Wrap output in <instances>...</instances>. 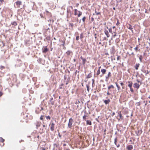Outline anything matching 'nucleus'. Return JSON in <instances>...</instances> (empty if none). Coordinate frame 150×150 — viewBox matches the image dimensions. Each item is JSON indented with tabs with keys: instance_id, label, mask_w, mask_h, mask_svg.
Returning <instances> with one entry per match:
<instances>
[{
	"instance_id": "1",
	"label": "nucleus",
	"mask_w": 150,
	"mask_h": 150,
	"mask_svg": "<svg viewBox=\"0 0 150 150\" xmlns=\"http://www.w3.org/2000/svg\"><path fill=\"white\" fill-rule=\"evenodd\" d=\"M73 122V120L72 118H70L69 119V123L68 124V127L69 128L71 127Z\"/></svg>"
},
{
	"instance_id": "2",
	"label": "nucleus",
	"mask_w": 150,
	"mask_h": 150,
	"mask_svg": "<svg viewBox=\"0 0 150 150\" xmlns=\"http://www.w3.org/2000/svg\"><path fill=\"white\" fill-rule=\"evenodd\" d=\"M48 50V49L47 46L43 47L42 48V51L43 53H46Z\"/></svg>"
},
{
	"instance_id": "3",
	"label": "nucleus",
	"mask_w": 150,
	"mask_h": 150,
	"mask_svg": "<svg viewBox=\"0 0 150 150\" xmlns=\"http://www.w3.org/2000/svg\"><path fill=\"white\" fill-rule=\"evenodd\" d=\"M22 2L21 1H18L16 2V5L17 6V7H20V5H21Z\"/></svg>"
},
{
	"instance_id": "4",
	"label": "nucleus",
	"mask_w": 150,
	"mask_h": 150,
	"mask_svg": "<svg viewBox=\"0 0 150 150\" xmlns=\"http://www.w3.org/2000/svg\"><path fill=\"white\" fill-rule=\"evenodd\" d=\"M111 76V73L110 72H109L108 75L105 76L106 81H108L109 77H110Z\"/></svg>"
},
{
	"instance_id": "5",
	"label": "nucleus",
	"mask_w": 150,
	"mask_h": 150,
	"mask_svg": "<svg viewBox=\"0 0 150 150\" xmlns=\"http://www.w3.org/2000/svg\"><path fill=\"white\" fill-rule=\"evenodd\" d=\"M104 32L107 38H109L110 37V35L109 34V32L106 29H105Z\"/></svg>"
},
{
	"instance_id": "6",
	"label": "nucleus",
	"mask_w": 150,
	"mask_h": 150,
	"mask_svg": "<svg viewBox=\"0 0 150 150\" xmlns=\"http://www.w3.org/2000/svg\"><path fill=\"white\" fill-rule=\"evenodd\" d=\"M140 85L137 83H134V87L138 89Z\"/></svg>"
},
{
	"instance_id": "7",
	"label": "nucleus",
	"mask_w": 150,
	"mask_h": 150,
	"mask_svg": "<svg viewBox=\"0 0 150 150\" xmlns=\"http://www.w3.org/2000/svg\"><path fill=\"white\" fill-rule=\"evenodd\" d=\"M54 123L52 122L51 124V126L50 127V129L52 131H54Z\"/></svg>"
},
{
	"instance_id": "8",
	"label": "nucleus",
	"mask_w": 150,
	"mask_h": 150,
	"mask_svg": "<svg viewBox=\"0 0 150 150\" xmlns=\"http://www.w3.org/2000/svg\"><path fill=\"white\" fill-rule=\"evenodd\" d=\"M133 148V146L131 145H129L127 147V149L128 150H132Z\"/></svg>"
},
{
	"instance_id": "9",
	"label": "nucleus",
	"mask_w": 150,
	"mask_h": 150,
	"mask_svg": "<svg viewBox=\"0 0 150 150\" xmlns=\"http://www.w3.org/2000/svg\"><path fill=\"white\" fill-rule=\"evenodd\" d=\"M110 101V100L109 99H108L107 100H105L104 101V103L106 105L108 104Z\"/></svg>"
},
{
	"instance_id": "10",
	"label": "nucleus",
	"mask_w": 150,
	"mask_h": 150,
	"mask_svg": "<svg viewBox=\"0 0 150 150\" xmlns=\"http://www.w3.org/2000/svg\"><path fill=\"white\" fill-rule=\"evenodd\" d=\"M118 114L120 117V119H118V120H119L120 119H122V114H121V111H120L118 112Z\"/></svg>"
},
{
	"instance_id": "11",
	"label": "nucleus",
	"mask_w": 150,
	"mask_h": 150,
	"mask_svg": "<svg viewBox=\"0 0 150 150\" xmlns=\"http://www.w3.org/2000/svg\"><path fill=\"white\" fill-rule=\"evenodd\" d=\"M142 130L141 129H138L137 131V135H140L142 133Z\"/></svg>"
},
{
	"instance_id": "12",
	"label": "nucleus",
	"mask_w": 150,
	"mask_h": 150,
	"mask_svg": "<svg viewBox=\"0 0 150 150\" xmlns=\"http://www.w3.org/2000/svg\"><path fill=\"white\" fill-rule=\"evenodd\" d=\"M101 71L102 73V74H104L105 73V72H106V70L105 69H103L101 70Z\"/></svg>"
},
{
	"instance_id": "13",
	"label": "nucleus",
	"mask_w": 150,
	"mask_h": 150,
	"mask_svg": "<svg viewBox=\"0 0 150 150\" xmlns=\"http://www.w3.org/2000/svg\"><path fill=\"white\" fill-rule=\"evenodd\" d=\"M128 83L129 84L128 85V86L130 88L132 87V82H130V81H128Z\"/></svg>"
},
{
	"instance_id": "14",
	"label": "nucleus",
	"mask_w": 150,
	"mask_h": 150,
	"mask_svg": "<svg viewBox=\"0 0 150 150\" xmlns=\"http://www.w3.org/2000/svg\"><path fill=\"white\" fill-rule=\"evenodd\" d=\"M139 64H136L135 66V68L136 70H137L138 69V68L139 67Z\"/></svg>"
},
{
	"instance_id": "15",
	"label": "nucleus",
	"mask_w": 150,
	"mask_h": 150,
	"mask_svg": "<svg viewBox=\"0 0 150 150\" xmlns=\"http://www.w3.org/2000/svg\"><path fill=\"white\" fill-rule=\"evenodd\" d=\"M108 90H109L110 88H114V87L113 85H111L110 86H108Z\"/></svg>"
},
{
	"instance_id": "16",
	"label": "nucleus",
	"mask_w": 150,
	"mask_h": 150,
	"mask_svg": "<svg viewBox=\"0 0 150 150\" xmlns=\"http://www.w3.org/2000/svg\"><path fill=\"white\" fill-rule=\"evenodd\" d=\"M86 124L88 125H91V122L90 120H87L86 121Z\"/></svg>"
},
{
	"instance_id": "17",
	"label": "nucleus",
	"mask_w": 150,
	"mask_h": 150,
	"mask_svg": "<svg viewBox=\"0 0 150 150\" xmlns=\"http://www.w3.org/2000/svg\"><path fill=\"white\" fill-rule=\"evenodd\" d=\"M40 125H41L40 122H38L37 123V124H36V126L37 127V128L40 127Z\"/></svg>"
},
{
	"instance_id": "18",
	"label": "nucleus",
	"mask_w": 150,
	"mask_h": 150,
	"mask_svg": "<svg viewBox=\"0 0 150 150\" xmlns=\"http://www.w3.org/2000/svg\"><path fill=\"white\" fill-rule=\"evenodd\" d=\"M72 52L71 51H68L67 52H66V54H67V55H69Z\"/></svg>"
},
{
	"instance_id": "19",
	"label": "nucleus",
	"mask_w": 150,
	"mask_h": 150,
	"mask_svg": "<svg viewBox=\"0 0 150 150\" xmlns=\"http://www.w3.org/2000/svg\"><path fill=\"white\" fill-rule=\"evenodd\" d=\"M53 99L52 98L51 100H50V102L51 103L52 105H54V102L53 101H52V100H53Z\"/></svg>"
},
{
	"instance_id": "20",
	"label": "nucleus",
	"mask_w": 150,
	"mask_h": 150,
	"mask_svg": "<svg viewBox=\"0 0 150 150\" xmlns=\"http://www.w3.org/2000/svg\"><path fill=\"white\" fill-rule=\"evenodd\" d=\"M82 60V63H83V64H85L86 63V59L85 58H84Z\"/></svg>"
},
{
	"instance_id": "21",
	"label": "nucleus",
	"mask_w": 150,
	"mask_h": 150,
	"mask_svg": "<svg viewBox=\"0 0 150 150\" xmlns=\"http://www.w3.org/2000/svg\"><path fill=\"white\" fill-rule=\"evenodd\" d=\"M142 55H140L139 57V58L140 60V61L141 62H142Z\"/></svg>"
},
{
	"instance_id": "22",
	"label": "nucleus",
	"mask_w": 150,
	"mask_h": 150,
	"mask_svg": "<svg viewBox=\"0 0 150 150\" xmlns=\"http://www.w3.org/2000/svg\"><path fill=\"white\" fill-rule=\"evenodd\" d=\"M11 24L14 26L16 25H17V23L16 21H14L11 23Z\"/></svg>"
},
{
	"instance_id": "23",
	"label": "nucleus",
	"mask_w": 150,
	"mask_h": 150,
	"mask_svg": "<svg viewBox=\"0 0 150 150\" xmlns=\"http://www.w3.org/2000/svg\"><path fill=\"white\" fill-rule=\"evenodd\" d=\"M78 12L79 13L78 15V17H79L82 15V13L81 12L79 11Z\"/></svg>"
},
{
	"instance_id": "24",
	"label": "nucleus",
	"mask_w": 150,
	"mask_h": 150,
	"mask_svg": "<svg viewBox=\"0 0 150 150\" xmlns=\"http://www.w3.org/2000/svg\"><path fill=\"white\" fill-rule=\"evenodd\" d=\"M92 76L91 74V73H90L87 76V78H90Z\"/></svg>"
},
{
	"instance_id": "25",
	"label": "nucleus",
	"mask_w": 150,
	"mask_h": 150,
	"mask_svg": "<svg viewBox=\"0 0 150 150\" xmlns=\"http://www.w3.org/2000/svg\"><path fill=\"white\" fill-rule=\"evenodd\" d=\"M4 140L2 137H0V142H3L4 141Z\"/></svg>"
},
{
	"instance_id": "26",
	"label": "nucleus",
	"mask_w": 150,
	"mask_h": 150,
	"mask_svg": "<svg viewBox=\"0 0 150 150\" xmlns=\"http://www.w3.org/2000/svg\"><path fill=\"white\" fill-rule=\"evenodd\" d=\"M83 37V33H81V34H80V39H82Z\"/></svg>"
},
{
	"instance_id": "27",
	"label": "nucleus",
	"mask_w": 150,
	"mask_h": 150,
	"mask_svg": "<svg viewBox=\"0 0 150 150\" xmlns=\"http://www.w3.org/2000/svg\"><path fill=\"white\" fill-rule=\"evenodd\" d=\"M77 12H78L77 10L76 9H75L74 10V15H77Z\"/></svg>"
},
{
	"instance_id": "28",
	"label": "nucleus",
	"mask_w": 150,
	"mask_h": 150,
	"mask_svg": "<svg viewBox=\"0 0 150 150\" xmlns=\"http://www.w3.org/2000/svg\"><path fill=\"white\" fill-rule=\"evenodd\" d=\"M129 29L131 30L132 32H133V30H132L133 28L131 27V26L130 25V26L128 28Z\"/></svg>"
},
{
	"instance_id": "29",
	"label": "nucleus",
	"mask_w": 150,
	"mask_h": 150,
	"mask_svg": "<svg viewBox=\"0 0 150 150\" xmlns=\"http://www.w3.org/2000/svg\"><path fill=\"white\" fill-rule=\"evenodd\" d=\"M100 73V69H98L97 71L96 74L97 75H99Z\"/></svg>"
},
{
	"instance_id": "30",
	"label": "nucleus",
	"mask_w": 150,
	"mask_h": 150,
	"mask_svg": "<svg viewBox=\"0 0 150 150\" xmlns=\"http://www.w3.org/2000/svg\"><path fill=\"white\" fill-rule=\"evenodd\" d=\"M108 30H109V32L111 33L112 34H113V33H112V30L111 28H109L108 29Z\"/></svg>"
},
{
	"instance_id": "31",
	"label": "nucleus",
	"mask_w": 150,
	"mask_h": 150,
	"mask_svg": "<svg viewBox=\"0 0 150 150\" xmlns=\"http://www.w3.org/2000/svg\"><path fill=\"white\" fill-rule=\"evenodd\" d=\"M117 138L116 137L115 138V139H114V143L116 145H117L116 143L117 142Z\"/></svg>"
},
{
	"instance_id": "32",
	"label": "nucleus",
	"mask_w": 150,
	"mask_h": 150,
	"mask_svg": "<svg viewBox=\"0 0 150 150\" xmlns=\"http://www.w3.org/2000/svg\"><path fill=\"white\" fill-rule=\"evenodd\" d=\"M46 117L47 120H50V117L49 116H46Z\"/></svg>"
},
{
	"instance_id": "33",
	"label": "nucleus",
	"mask_w": 150,
	"mask_h": 150,
	"mask_svg": "<svg viewBox=\"0 0 150 150\" xmlns=\"http://www.w3.org/2000/svg\"><path fill=\"white\" fill-rule=\"evenodd\" d=\"M85 19H86V17L85 16H84L83 17V18H82V21L83 22H85Z\"/></svg>"
},
{
	"instance_id": "34",
	"label": "nucleus",
	"mask_w": 150,
	"mask_h": 150,
	"mask_svg": "<svg viewBox=\"0 0 150 150\" xmlns=\"http://www.w3.org/2000/svg\"><path fill=\"white\" fill-rule=\"evenodd\" d=\"M86 87L87 88V90L88 91V92L89 91V86L88 85H86Z\"/></svg>"
},
{
	"instance_id": "35",
	"label": "nucleus",
	"mask_w": 150,
	"mask_h": 150,
	"mask_svg": "<svg viewBox=\"0 0 150 150\" xmlns=\"http://www.w3.org/2000/svg\"><path fill=\"white\" fill-rule=\"evenodd\" d=\"M5 68L4 67L2 66H1L0 67V69H1V70H2L3 69H4Z\"/></svg>"
},
{
	"instance_id": "36",
	"label": "nucleus",
	"mask_w": 150,
	"mask_h": 150,
	"mask_svg": "<svg viewBox=\"0 0 150 150\" xmlns=\"http://www.w3.org/2000/svg\"><path fill=\"white\" fill-rule=\"evenodd\" d=\"M79 36H77L76 38V40H79Z\"/></svg>"
},
{
	"instance_id": "37",
	"label": "nucleus",
	"mask_w": 150,
	"mask_h": 150,
	"mask_svg": "<svg viewBox=\"0 0 150 150\" xmlns=\"http://www.w3.org/2000/svg\"><path fill=\"white\" fill-rule=\"evenodd\" d=\"M95 13H96V15H98V14H100V12H96V11H95Z\"/></svg>"
},
{
	"instance_id": "38",
	"label": "nucleus",
	"mask_w": 150,
	"mask_h": 150,
	"mask_svg": "<svg viewBox=\"0 0 150 150\" xmlns=\"http://www.w3.org/2000/svg\"><path fill=\"white\" fill-rule=\"evenodd\" d=\"M130 88V90L131 92H132V93H133L134 92V91L133 90V89L132 88V87Z\"/></svg>"
},
{
	"instance_id": "39",
	"label": "nucleus",
	"mask_w": 150,
	"mask_h": 150,
	"mask_svg": "<svg viewBox=\"0 0 150 150\" xmlns=\"http://www.w3.org/2000/svg\"><path fill=\"white\" fill-rule=\"evenodd\" d=\"M120 83L122 86H123L124 85V84L122 82L120 81Z\"/></svg>"
},
{
	"instance_id": "40",
	"label": "nucleus",
	"mask_w": 150,
	"mask_h": 150,
	"mask_svg": "<svg viewBox=\"0 0 150 150\" xmlns=\"http://www.w3.org/2000/svg\"><path fill=\"white\" fill-rule=\"evenodd\" d=\"M120 24V23L119 22V21H117V22L116 24V25H118Z\"/></svg>"
},
{
	"instance_id": "41",
	"label": "nucleus",
	"mask_w": 150,
	"mask_h": 150,
	"mask_svg": "<svg viewBox=\"0 0 150 150\" xmlns=\"http://www.w3.org/2000/svg\"><path fill=\"white\" fill-rule=\"evenodd\" d=\"M115 114V112H113L112 113V114L111 115L112 116H113Z\"/></svg>"
},
{
	"instance_id": "42",
	"label": "nucleus",
	"mask_w": 150,
	"mask_h": 150,
	"mask_svg": "<svg viewBox=\"0 0 150 150\" xmlns=\"http://www.w3.org/2000/svg\"><path fill=\"white\" fill-rule=\"evenodd\" d=\"M86 116L85 115H84V116H83V119L84 120H85L86 119Z\"/></svg>"
},
{
	"instance_id": "43",
	"label": "nucleus",
	"mask_w": 150,
	"mask_h": 150,
	"mask_svg": "<svg viewBox=\"0 0 150 150\" xmlns=\"http://www.w3.org/2000/svg\"><path fill=\"white\" fill-rule=\"evenodd\" d=\"M120 57V56H117V60H119Z\"/></svg>"
},
{
	"instance_id": "44",
	"label": "nucleus",
	"mask_w": 150,
	"mask_h": 150,
	"mask_svg": "<svg viewBox=\"0 0 150 150\" xmlns=\"http://www.w3.org/2000/svg\"><path fill=\"white\" fill-rule=\"evenodd\" d=\"M43 119V116L42 115H41V117H40V119L41 120H42Z\"/></svg>"
},
{
	"instance_id": "45",
	"label": "nucleus",
	"mask_w": 150,
	"mask_h": 150,
	"mask_svg": "<svg viewBox=\"0 0 150 150\" xmlns=\"http://www.w3.org/2000/svg\"><path fill=\"white\" fill-rule=\"evenodd\" d=\"M92 84L93 85V84L94 83V80L93 79H92Z\"/></svg>"
},
{
	"instance_id": "46",
	"label": "nucleus",
	"mask_w": 150,
	"mask_h": 150,
	"mask_svg": "<svg viewBox=\"0 0 150 150\" xmlns=\"http://www.w3.org/2000/svg\"><path fill=\"white\" fill-rule=\"evenodd\" d=\"M107 94L108 95H109L110 94V93H109L108 92V91L107 93Z\"/></svg>"
},
{
	"instance_id": "47",
	"label": "nucleus",
	"mask_w": 150,
	"mask_h": 150,
	"mask_svg": "<svg viewBox=\"0 0 150 150\" xmlns=\"http://www.w3.org/2000/svg\"><path fill=\"white\" fill-rule=\"evenodd\" d=\"M137 82H138V83H140L141 84V82L139 80H138V79H137Z\"/></svg>"
},
{
	"instance_id": "48",
	"label": "nucleus",
	"mask_w": 150,
	"mask_h": 150,
	"mask_svg": "<svg viewBox=\"0 0 150 150\" xmlns=\"http://www.w3.org/2000/svg\"><path fill=\"white\" fill-rule=\"evenodd\" d=\"M94 36H95V39H96V38H97V37H96V33H95L94 34Z\"/></svg>"
},
{
	"instance_id": "49",
	"label": "nucleus",
	"mask_w": 150,
	"mask_h": 150,
	"mask_svg": "<svg viewBox=\"0 0 150 150\" xmlns=\"http://www.w3.org/2000/svg\"><path fill=\"white\" fill-rule=\"evenodd\" d=\"M134 49L136 50H137L138 49V48L137 47H135L134 48Z\"/></svg>"
},
{
	"instance_id": "50",
	"label": "nucleus",
	"mask_w": 150,
	"mask_h": 150,
	"mask_svg": "<svg viewBox=\"0 0 150 150\" xmlns=\"http://www.w3.org/2000/svg\"><path fill=\"white\" fill-rule=\"evenodd\" d=\"M58 135L59 137H60V138L61 137V135L59 133L58 134Z\"/></svg>"
},
{
	"instance_id": "51",
	"label": "nucleus",
	"mask_w": 150,
	"mask_h": 150,
	"mask_svg": "<svg viewBox=\"0 0 150 150\" xmlns=\"http://www.w3.org/2000/svg\"><path fill=\"white\" fill-rule=\"evenodd\" d=\"M116 36H117V35L115 34L114 35H113V37L115 38V37Z\"/></svg>"
},
{
	"instance_id": "52",
	"label": "nucleus",
	"mask_w": 150,
	"mask_h": 150,
	"mask_svg": "<svg viewBox=\"0 0 150 150\" xmlns=\"http://www.w3.org/2000/svg\"><path fill=\"white\" fill-rule=\"evenodd\" d=\"M117 88V90H120V87L119 86Z\"/></svg>"
},
{
	"instance_id": "53",
	"label": "nucleus",
	"mask_w": 150,
	"mask_h": 150,
	"mask_svg": "<svg viewBox=\"0 0 150 150\" xmlns=\"http://www.w3.org/2000/svg\"><path fill=\"white\" fill-rule=\"evenodd\" d=\"M115 84H116V86L117 87H118L119 86L117 84V83H115Z\"/></svg>"
},
{
	"instance_id": "54",
	"label": "nucleus",
	"mask_w": 150,
	"mask_h": 150,
	"mask_svg": "<svg viewBox=\"0 0 150 150\" xmlns=\"http://www.w3.org/2000/svg\"><path fill=\"white\" fill-rule=\"evenodd\" d=\"M2 94L1 92H0V96H1L2 95Z\"/></svg>"
},
{
	"instance_id": "55",
	"label": "nucleus",
	"mask_w": 150,
	"mask_h": 150,
	"mask_svg": "<svg viewBox=\"0 0 150 150\" xmlns=\"http://www.w3.org/2000/svg\"><path fill=\"white\" fill-rule=\"evenodd\" d=\"M120 146V144H118L117 145V147H119Z\"/></svg>"
},
{
	"instance_id": "56",
	"label": "nucleus",
	"mask_w": 150,
	"mask_h": 150,
	"mask_svg": "<svg viewBox=\"0 0 150 150\" xmlns=\"http://www.w3.org/2000/svg\"><path fill=\"white\" fill-rule=\"evenodd\" d=\"M80 58H81V59L82 60L83 59H84L82 57V56H81V57Z\"/></svg>"
},
{
	"instance_id": "57",
	"label": "nucleus",
	"mask_w": 150,
	"mask_h": 150,
	"mask_svg": "<svg viewBox=\"0 0 150 150\" xmlns=\"http://www.w3.org/2000/svg\"><path fill=\"white\" fill-rule=\"evenodd\" d=\"M66 145V144H63V146H65Z\"/></svg>"
},
{
	"instance_id": "58",
	"label": "nucleus",
	"mask_w": 150,
	"mask_h": 150,
	"mask_svg": "<svg viewBox=\"0 0 150 150\" xmlns=\"http://www.w3.org/2000/svg\"><path fill=\"white\" fill-rule=\"evenodd\" d=\"M41 150H45V149L44 148H42V149Z\"/></svg>"
},
{
	"instance_id": "59",
	"label": "nucleus",
	"mask_w": 150,
	"mask_h": 150,
	"mask_svg": "<svg viewBox=\"0 0 150 150\" xmlns=\"http://www.w3.org/2000/svg\"><path fill=\"white\" fill-rule=\"evenodd\" d=\"M4 1V0H0V1L1 2H2L3 1Z\"/></svg>"
},
{
	"instance_id": "60",
	"label": "nucleus",
	"mask_w": 150,
	"mask_h": 150,
	"mask_svg": "<svg viewBox=\"0 0 150 150\" xmlns=\"http://www.w3.org/2000/svg\"><path fill=\"white\" fill-rule=\"evenodd\" d=\"M113 33H115H115H116V30H115V31H113Z\"/></svg>"
},
{
	"instance_id": "61",
	"label": "nucleus",
	"mask_w": 150,
	"mask_h": 150,
	"mask_svg": "<svg viewBox=\"0 0 150 150\" xmlns=\"http://www.w3.org/2000/svg\"><path fill=\"white\" fill-rule=\"evenodd\" d=\"M101 44V42H99V44Z\"/></svg>"
},
{
	"instance_id": "62",
	"label": "nucleus",
	"mask_w": 150,
	"mask_h": 150,
	"mask_svg": "<svg viewBox=\"0 0 150 150\" xmlns=\"http://www.w3.org/2000/svg\"><path fill=\"white\" fill-rule=\"evenodd\" d=\"M115 26H113V27H112V28H113V29H114V28H115Z\"/></svg>"
},
{
	"instance_id": "63",
	"label": "nucleus",
	"mask_w": 150,
	"mask_h": 150,
	"mask_svg": "<svg viewBox=\"0 0 150 150\" xmlns=\"http://www.w3.org/2000/svg\"><path fill=\"white\" fill-rule=\"evenodd\" d=\"M101 67L100 66V67L98 68H99L98 69H100L101 68Z\"/></svg>"
},
{
	"instance_id": "64",
	"label": "nucleus",
	"mask_w": 150,
	"mask_h": 150,
	"mask_svg": "<svg viewBox=\"0 0 150 150\" xmlns=\"http://www.w3.org/2000/svg\"><path fill=\"white\" fill-rule=\"evenodd\" d=\"M65 150H69V149H65Z\"/></svg>"
}]
</instances>
